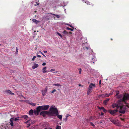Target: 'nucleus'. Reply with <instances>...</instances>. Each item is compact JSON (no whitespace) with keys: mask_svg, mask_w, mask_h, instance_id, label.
<instances>
[{"mask_svg":"<svg viewBox=\"0 0 129 129\" xmlns=\"http://www.w3.org/2000/svg\"><path fill=\"white\" fill-rule=\"evenodd\" d=\"M51 109L52 110L51 116H57V118L60 119L61 120L62 116L58 114V112L57 109L53 107V108H51Z\"/></svg>","mask_w":129,"mask_h":129,"instance_id":"nucleus-1","label":"nucleus"},{"mask_svg":"<svg viewBox=\"0 0 129 129\" xmlns=\"http://www.w3.org/2000/svg\"><path fill=\"white\" fill-rule=\"evenodd\" d=\"M52 108H53V107H50L49 109V112L45 111L41 112L40 113V115H42L44 117L46 115H48L49 116H51L52 111L51 109Z\"/></svg>","mask_w":129,"mask_h":129,"instance_id":"nucleus-2","label":"nucleus"},{"mask_svg":"<svg viewBox=\"0 0 129 129\" xmlns=\"http://www.w3.org/2000/svg\"><path fill=\"white\" fill-rule=\"evenodd\" d=\"M95 87V84L91 83L89 84L87 88V94L88 95L90 94L91 92L92 89Z\"/></svg>","mask_w":129,"mask_h":129,"instance_id":"nucleus-3","label":"nucleus"},{"mask_svg":"<svg viewBox=\"0 0 129 129\" xmlns=\"http://www.w3.org/2000/svg\"><path fill=\"white\" fill-rule=\"evenodd\" d=\"M123 98L119 100L117 102L120 103L124 101L127 100H129V94L127 93H125L124 95Z\"/></svg>","mask_w":129,"mask_h":129,"instance_id":"nucleus-4","label":"nucleus"},{"mask_svg":"<svg viewBox=\"0 0 129 129\" xmlns=\"http://www.w3.org/2000/svg\"><path fill=\"white\" fill-rule=\"evenodd\" d=\"M118 111V110L117 109H115L113 110L109 109L108 110V111L111 114L113 115L115 114Z\"/></svg>","mask_w":129,"mask_h":129,"instance_id":"nucleus-5","label":"nucleus"},{"mask_svg":"<svg viewBox=\"0 0 129 129\" xmlns=\"http://www.w3.org/2000/svg\"><path fill=\"white\" fill-rule=\"evenodd\" d=\"M47 88L46 87L44 89L42 90V93L43 96H45L46 94L47 91Z\"/></svg>","mask_w":129,"mask_h":129,"instance_id":"nucleus-6","label":"nucleus"},{"mask_svg":"<svg viewBox=\"0 0 129 129\" xmlns=\"http://www.w3.org/2000/svg\"><path fill=\"white\" fill-rule=\"evenodd\" d=\"M41 107L42 108V110H46L48 109L49 107V105H44L41 106Z\"/></svg>","mask_w":129,"mask_h":129,"instance_id":"nucleus-7","label":"nucleus"},{"mask_svg":"<svg viewBox=\"0 0 129 129\" xmlns=\"http://www.w3.org/2000/svg\"><path fill=\"white\" fill-rule=\"evenodd\" d=\"M112 106L113 108L116 107L117 109L120 107V106L116 103H113L112 105Z\"/></svg>","mask_w":129,"mask_h":129,"instance_id":"nucleus-8","label":"nucleus"},{"mask_svg":"<svg viewBox=\"0 0 129 129\" xmlns=\"http://www.w3.org/2000/svg\"><path fill=\"white\" fill-rule=\"evenodd\" d=\"M5 92L9 94L12 95L14 94V93L12 92L11 91L9 90H6L5 91Z\"/></svg>","mask_w":129,"mask_h":129,"instance_id":"nucleus-9","label":"nucleus"},{"mask_svg":"<svg viewBox=\"0 0 129 129\" xmlns=\"http://www.w3.org/2000/svg\"><path fill=\"white\" fill-rule=\"evenodd\" d=\"M119 112L120 113L124 114L125 112V111L124 109H122V107H121L120 108V110L119 111Z\"/></svg>","mask_w":129,"mask_h":129,"instance_id":"nucleus-10","label":"nucleus"},{"mask_svg":"<svg viewBox=\"0 0 129 129\" xmlns=\"http://www.w3.org/2000/svg\"><path fill=\"white\" fill-rule=\"evenodd\" d=\"M39 66V65L38 64L35 63L34 64V65L33 66H32V68L33 69H35L36 68H37Z\"/></svg>","mask_w":129,"mask_h":129,"instance_id":"nucleus-11","label":"nucleus"},{"mask_svg":"<svg viewBox=\"0 0 129 129\" xmlns=\"http://www.w3.org/2000/svg\"><path fill=\"white\" fill-rule=\"evenodd\" d=\"M42 110V108L41 106H38L37 108V110L39 113L40 111Z\"/></svg>","mask_w":129,"mask_h":129,"instance_id":"nucleus-12","label":"nucleus"},{"mask_svg":"<svg viewBox=\"0 0 129 129\" xmlns=\"http://www.w3.org/2000/svg\"><path fill=\"white\" fill-rule=\"evenodd\" d=\"M32 21L33 22L35 23L36 24H37L40 22V21L35 19H33Z\"/></svg>","mask_w":129,"mask_h":129,"instance_id":"nucleus-13","label":"nucleus"},{"mask_svg":"<svg viewBox=\"0 0 129 129\" xmlns=\"http://www.w3.org/2000/svg\"><path fill=\"white\" fill-rule=\"evenodd\" d=\"M110 99H108L107 100H106L104 101V104L105 105H106L108 104V102L109 101Z\"/></svg>","mask_w":129,"mask_h":129,"instance_id":"nucleus-14","label":"nucleus"},{"mask_svg":"<svg viewBox=\"0 0 129 129\" xmlns=\"http://www.w3.org/2000/svg\"><path fill=\"white\" fill-rule=\"evenodd\" d=\"M34 111L33 110L31 109L29 111V115H33Z\"/></svg>","mask_w":129,"mask_h":129,"instance_id":"nucleus-15","label":"nucleus"},{"mask_svg":"<svg viewBox=\"0 0 129 129\" xmlns=\"http://www.w3.org/2000/svg\"><path fill=\"white\" fill-rule=\"evenodd\" d=\"M47 68L46 67H44L43 69V73H48V71H46V69Z\"/></svg>","mask_w":129,"mask_h":129,"instance_id":"nucleus-16","label":"nucleus"},{"mask_svg":"<svg viewBox=\"0 0 129 129\" xmlns=\"http://www.w3.org/2000/svg\"><path fill=\"white\" fill-rule=\"evenodd\" d=\"M123 96L124 95L122 94H121L118 95L117 96V98L118 99L120 98H123Z\"/></svg>","mask_w":129,"mask_h":129,"instance_id":"nucleus-17","label":"nucleus"},{"mask_svg":"<svg viewBox=\"0 0 129 129\" xmlns=\"http://www.w3.org/2000/svg\"><path fill=\"white\" fill-rule=\"evenodd\" d=\"M22 118H24L25 119H27V118H28V116L27 115H24L21 117Z\"/></svg>","mask_w":129,"mask_h":129,"instance_id":"nucleus-18","label":"nucleus"},{"mask_svg":"<svg viewBox=\"0 0 129 129\" xmlns=\"http://www.w3.org/2000/svg\"><path fill=\"white\" fill-rule=\"evenodd\" d=\"M50 14L52 15H54V16H55L57 18H59L60 17V16H59V15H56L55 14H53L52 13H50Z\"/></svg>","mask_w":129,"mask_h":129,"instance_id":"nucleus-19","label":"nucleus"},{"mask_svg":"<svg viewBox=\"0 0 129 129\" xmlns=\"http://www.w3.org/2000/svg\"><path fill=\"white\" fill-rule=\"evenodd\" d=\"M53 85L54 86H56L58 87L61 86V85L58 83L53 84Z\"/></svg>","mask_w":129,"mask_h":129,"instance_id":"nucleus-20","label":"nucleus"},{"mask_svg":"<svg viewBox=\"0 0 129 129\" xmlns=\"http://www.w3.org/2000/svg\"><path fill=\"white\" fill-rule=\"evenodd\" d=\"M104 94H100L98 96V97L99 98H100L101 97H102V98H104Z\"/></svg>","mask_w":129,"mask_h":129,"instance_id":"nucleus-21","label":"nucleus"},{"mask_svg":"<svg viewBox=\"0 0 129 129\" xmlns=\"http://www.w3.org/2000/svg\"><path fill=\"white\" fill-rule=\"evenodd\" d=\"M34 113L35 114H37V115H38L39 114V113L37 110H35L34 111Z\"/></svg>","mask_w":129,"mask_h":129,"instance_id":"nucleus-22","label":"nucleus"},{"mask_svg":"<svg viewBox=\"0 0 129 129\" xmlns=\"http://www.w3.org/2000/svg\"><path fill=\"white\" fill-rule=\"evenodd\" d=\"M83 2H85V3H86L87 5H90V3L88 2H86V1H84V0H82Z\"/></svg>","mask_w":129,"mask_h":129,"instance_id":"nucleus-23","label":"nucleus"},{"mask_svg":"<svg viewBox=\"0 0 129 129\" xmlns=\"http://www.w3.org/2000/svg\"><path fill=\"white\" fill-rule=\"evenodd\" d=\"M66 29L68 30H70L72 31H73L74 30L73 29H71L69 28V27H67Z\"/></svg>","mask_w":129,"mask_h":129,"instance_id":"nucleus-24","label":"nucleus"},{"mask_svg":"<svg viewBox=\"0 0 129 129\" xmlns=\"http://www.w3.org/2000/svg\"><path fill=\"white\" fill-rule=\"evenodd\" d=\"M56 34H57L61 38H62V36L58 32H56Z\"/></svg>","mask_w":129,"mask_h":129,"instance_id":"nucleus-25","label":"nucleus"},{"mask_svg":"<svg viewBox=\"0 0 129 129\" xmlns=\"http://www.w3.org/2000/svg\"><path fill=\"white\" fill-rule=\"evenodd\" d=\"M63 3L64 4V5L63 7V8H64V6H66L68 4V2H66V3H64V2H63Z\"/></svg>","mask_w":129,"mask_h":129,"instance_id":"nucleus-26","label":"nucleus"},{"mask_svg":"<svg viewBox=\"0 0 129 129\" xmlns=\"http://www.w3.org/2000/svg\"><path fill=\"white\" fill-rule=\"evenodd\" d=\"M19 117H17L16 118H15V119H14V121H17V120H19Z\"/></svg>","mask_w":129,"mask_h":129,"instance_id":"nucleus-27","label":"nucleus"},{"mask_svg":"<svg viewBox=\"0 0 129 129\" xmlns=\"http://www.w3.org/2000/svg\"><path fill=\"white\" fill-rule=\"evenodd\" d=\"M61 126L57 125L56 128V129H61Z\"/></svg>","mask_w":129,"mask_h":129,"instance_id":"nucleus-28","label":"nucleus"},{"mask_svg":"<svg viewBox=\"0 0 129 129\" xmlns=\"http://www.w3.org/2000/svg\"><path fill=\"white\" fill-rule=\"evenodd\" d=\"M98 108L100 110H102L103 109L104 107H100L99 106H98Z\"/></svg>","mask_w":129,"mask_h":129,"instance_id":"nucleus-29","label":"nucleus"},{"mask_svg":"<svg viewBox=\"0 0 129 129\" xmlns=\"http://www.w3.org/2000/svg\"><path fill=\"white\" fill-rule=\"evenodd\" d=\"M103 112L105 113H106L107 112V110L105 108H104L103 109Z\"/></svg>","mask_w":129,"mask_h":129,"instance_id":"nucleus-30","label":"nucleus"},{"mask_svg":"<svg viewBox=\"0 0 129 129\" xmlns=\"http://www.w3.org/2000/svg\"><path fill=\"white\" fill-rule=\"evenodd\" d=\"M116 94L115 95L116 96H117L119 94V91H116Z\"/></svg>","mask_w":129,"mask_h":129,"instance_id":"nucleus-31","label":"nucleus"},{"mask_svg":"<svg viewBox=\"0 0 129 129\" xmlns=\"http://www.w3.org/2000/svg\"><path fill=\"white\" fill-rule=\"evenodd\" d=\"M63 34H68V33L67 32V31H66V30H64L63 31Z\"/></svg>","mask_w":129,"mask_h":129,"instance_id":"nucleus-32","label":"nucleus"},{"mask_svg":"<svg viewBox=\"0 0 129 129\" xmlns=\"http://www.w3.org/2000/svg\"><path fill=\"white\" fill-rule=\"evenodd\" d=\"M104 97H108L109 96V94L107 93H106L105 95L104 94Z\"/></svg>","mask_w":129,"mask_h":129,"instance_id":"nucleus-33","label":"nucleus"},{"mask_svg":"<svg viewBox=\"0 0 129 129\" xmlns=\"http://www.w3.org/2000/svg\"><path fill=\"white\" fill-rule=\"evenodd\" d=\"M78 70L80 74H81V68H79L78 69Z\"/></svg>","mask_w":129,"mask_h":129,"instance_id":"nucleus-34","label":"nucleus"},{"mask_svg":"<svg viewBox=\"0 0 129 129\" xmlns=\"http://www.w3.org/2000/svg\"><path fill=\"white\" fill-rule=\"evenodd\" d=\"M30 104L32 105V106H36V103H31V104Z\"/></svg>","mask_w":129,"mask_h":129,"instance_id":"nucleus-35","label":"nucleus"},{"mask_svg":"<svg viewBox=\"0 0 129 129\" xmlns=\"http://www.w3.org/2000/svg\"><path fill=\"white\" fill-rule=\"evenodd\" d=\"M36 56H33V58H32V60H33V61H34V60L36 58Z\"/></svg>","mask_w":129,"mask_h":129,"instance_id":"nucleus-36","label":"nucleus"},{"mask_svg":"<svg viewBox=\"0 0 129 129\" xmlns=\"http://www.w3.org/2000/svg\"><path fill=\"white\" fill-rule=\"evenodd\" d=\"M10 125L11 126H13V121H11V122H10Z\"/></svg>","mask_w":129,"mask_h":129,"instance_id":"nucleus-37","label":"nucleus"},{"mask_svg":"<svg viewBox=\"0 0 129 129\" xmlns=\"http://www.w3.org/2000/svg\"><path fill=\"white\" fill-rule=\"evenodd\" d=\"M56 91V90L55 89H54L51 92V93H53L54 92Z\"/></svg>","mask_w":129,"mask_h":129,"instance_id":"nucleus-38","label":"nucleus"},{"mask_svg":"<svg viewBox=\"0 0 129 129\" xmlns=\"http://www.w3.org/2000/svg\"><path fill=\"white\" fill-rule=\"evenodd\" d=\"M36 4L35 5V6H37V5H39V3H38L37 2H36Z\"/></svg>","mask_w":129,"mask_h":129,"instance_id":"nucleus-39","label":"nucleus"},{"mask_svg":"<svg viewBox=\"0 0 129 129\" xmlns=\"http://www.w3.org/2000/svg\"><path fill=\"white\" fill-rule=\"evenodd\" d=\"M90 124L92 126H95V125L92 123L91 122H90Z\"/></svg>","mask_w":129,"mask_h":129,"instance_id":"nucleus-40","label":"nucleus"},{"mask_svg":"<svg viewBox=\"0 0 129 129\" xmlns=\"http://www.w3.org/2000/svg\"><path fill=\"white\" fill-rule=\"evenodd\" d=\"M30 120V119H29V120H28V119H27V120L24 122L26 124L28 123L29 122V120Z\"/></svg>","mask_w":129,"mask_h":129,"instance_id":"nucleus-41","label":"nucleus"},{"mask_svg":"<svg viewBox=\"0 0 129 129\" xmlns=\"http://www.w3.org/2000/svg\"><path fill=\"white\" fill-rule=\"evenodd\" d=\"M13 120H14V119L13 118H11V119H10V122H11V121H13Z\"/></svg>","mask_w":129,"mask_h":129,"instance_id":"nucleus-42","label":"nucleus"},{"mask_svg":"<svg viewBox=\"0 0 129 129\" xmlns=\"http://www.w3.org/2000/svg\"><path fill=\"white\" fill-rule=\"evenodd\" d=\"M40 52L44 56H45V57H46V56H45V55H44V54L41 51H40Z\"/></svg>","mask_w":129,"mask_h":129,"instance_id":"nucleus-43","label":"nucleus"},{"mask_svg":"<svg viewBox=\"0 0 129 129\" xmlns=\"http://www.w3.org/2000/svg\"><path fill=\"white\" fill-rule=\"evenodd\" d=\"M63 119L65 121H66L67 120V118H66L64 119Z\"/></svg>","mask_w":129,"mask_h":129,"instance_id":"nucleus-44","label":"nucleus"},{"mask_svg":"<svg viewBox=\"0 0 129 129\" xmlns=\"http://www.w3.org/2000/svg\"><path fill=\"white\" fill-rule=\"evenodd\" d=\"M68 25L70 26V27H72V28L74 29V28L70 24H68Z\"/></svg>","mask_w":129,"mask_h":129,"instance_id":"nucleus-45","label":"nucleus"},{"mask_svg":"<svg viewBox=\"0 0 129 129\" xmlns=\"http://www.w3.org/2000/svg\"><path fill=\"white\" fill-rule=\"evenodd\" d=\"M37 57H41V56H40L38 54L37 55Z\"/></svg>","mask_w":129,"mask_h":129,"instance_id":"nucleus-46","label":"nucleus"},{"mask_svg":"<svg viewBox=\"0 0 129 129\" xmlns=\"http://www.w3.org/2000/svg\"><path fill=\"white\" fill-rule=\"evenodd\" d=\"M69 116H70V115H69L68 114H67L66 115V118H68V117Z\"/></svg>","mask_w":129,"mask_h":129,"instance_id":"nucleus-47","label":"nucleus"},{"mask_svg":"<svg viewBox=\"0 0 129 129\" xmlns=\"http://www.w3.org/2000/svg\"><path fill=\"white\" fill-rule=\"evenodd\" d=\"M46 64V63L45 62H43L42 64V65L43 66H44Z\"/></svg>","mask_w":129,"mask_h":129,"instance_id":"nucleus-48","label":"nucleus"},{"mask_svg":"<svg viewBox=\"0 0 129 129\" xmlns=\"http://www.w3.org/2000/svg\"><path fill=\"white\" fill-rule=\"evenodd\" d=\"M55 70L54 69H51L50 71V72H52L53 71H54Z\"/></svg>","mask_w":129,"mask_h":129,"instance_id":"nucleus-49","label":"nucleus"},{"mask_svg":"<svg viewBox=\"0 0 129 129\" xmlns=\"http://www.w3.org/2000/svg\"><path fill=\"white\" fill-rule=\"evenodd\" d=\"M113 94V93L112 92V93H110L109 94V96H110V95H112Z\"/></svg>","mask_w":129,"mask_h":129,"instance_id":"nucleus-50","label":"nucleus"},{"mask_svg":"<svg viewBox=\"0 0 129 129\" xmlns=\"http://www.w3.org/2000/svg\"><path fill=\"white\" fill-rule=\"evenodd\" d=\"M95 58V57L94 56H93V57H92L91 58V59H92V60H93V59H94V58Z\"/></svg>","mask_w":129,"mask_h":129,"instance_id":"nucleus-51","label":"nucleus"},{"mask_svg":"<svg viewBox=\"0 0 129 129\" xmlns=\"http://www.w3.org/2000/svg\"><path fill=\"white\" fill-rule=\"evenodd\" d=\"M28 126H27V127H28L29 126H30V124H27Z\"/></svg>","mask_w":129,"mask_h":129,"instance_id":"nucleus-52","label":"nucleus"},{"mask_svg":"<svg viewBox=\"0 0 129 129\" xmlns=\"http://www.w3.org/2000/svg\"><path fill=\"white\" fill-rule=\"evenodd\" d=\"M43 52L44 53H47V51H44Z\"/></svg>","mask_w":129,"mask_h":129,"instance_id":"nucleus-53","label":"nucleus"},{"mask_svg":"<svg viewBox=\"0 0 129 129\" xmlns=\"http://www.w3.org/2000/svg\"><path fill=\"white\" fill-rule=\"evenodd\" d=\"M99 84H101V80H100L99 82Z\"/></svg>","mask_w":129,"mask_h":129,"instance_id":"nucleus-54","label":"nucleus"},{"mask_svg":"<svg viewBox=\"0 0 129 129\" xmlns=\"http://www.w3.org/2000/svg\"><path fill=\"white\" fill-rule=\"evenodd\" d=\"M104 113H103L102 112L101 113V115H102V116L103 115H104Z\"/></svg>","mask_w":129,"mask_h":129,"instance_id":"nucleus-55","label":"nucleus"},{"mask_svg":"<svg viewBox=\"0 0 129 129\" xmlns=\"http://www.w3.org/2000/svg\"><path fill=\"white\" fill-rule=\"evenodd\" d=\"M16 52H18V49H17V47H16Z\"/></svg>","mask_w":129,"mask_h":129,"instance_id":"nucleus-56","label":"nucleus"},{"mask_svg":"<svg viewBox=\"0 0 129 129\" xmlns=\"http://www.w3.org/2000/svg\"><path fill=\"white\" fill-rule=\"evenodd\" d=\"M60 6H62V4H60V5H59Z\"/></svg>","mask_w":129,"mask_h":129,"instance_id":"nucleus-57","label":"nucleus"},{"mask_svg":"<svg viewBox=\"0 0 129 129\" xmlns=\"http://www.w3.org/2000/svg\"><path fill=\"white\" fill-rule=\"evenodd\" d=\"M86 48L87 49H88L89 48V47H86Z\"/></svg>","mask_w":129,"mask_h":129,"instance_id":"nucleus-58","label":"nucleus"},{"mask_svg":"<svg viewBox=\"0 0 129 129\" xmlns=\"http://www.w3.org/2000/svg\"><path fill=\"white\" fill-rule=\"evenodd\" d=\"M79 86H81V85L80 84H79Z\"/></svg>","mask_w":129,"mask_h":129,"instance_id":"nucleus-59","label":"nucleus"},{"mask_svg":"<svg viewBox=\"0 0 129 129\" xmlns=\"http://www.w3.org/2000/svg\"><path fill=\"white\" fill-rule=\"evenodd\" d=\"M57 72H53V73H57Z\"/></svg>","mask_w":129,"mask_h":129,"instance_id":"nucleus-60","label":"nucleus"},{"mask_svg":"<svg viewBox=\"0 0 129 129\" xmlns=\"http://www.w3.org/2000/svg\"><path fill=\"white\" fill-rule=\"evenodd\" d=\"M66 9H64V11H65V12H66Z\"/></svg>","mask_w":129,"mask_h":129,"instance_id":"nucleus-61","label":"nucleus"},{"mask_svg":"<svg viewBox=\"0 0 129 129\" xmlns=\"http://www.w3.org/2000/svg\"><path fill=\"white\" fill-rule=\"evenodd\" d=\"M42 29H45L44 28H43Z\"/></svg>","mask_w":129,"mask_h":129,"instance_id":"nucleus-62","label":"nucleus"},{"mask_svg":"<svg viewBox=\"0 0 129 129\" xmlns=\"http://www.w3.org/2000/svg\"><path fill=\"white\" fill-rule=\"evenodd\" d=\"M67 25H68V24H66Z\"/></svg>","mask_w":129,"mask_h":129,"instance_id":"nucleus-63","label":"nucleus"},{"mask_svg":"<svg viewBox=\"0 0 129 129\" xmlns=\"http://www.w3.org/2000/svg\"><path fill=\"white\" fill-rule=\"evenodd\" d=\"M45 129H48L47 128H45Z\"/></svg>","mask_w":129,"mask_h":129,"instance_id":"nucleus-64","label":"nucleus"}]
</instances>
